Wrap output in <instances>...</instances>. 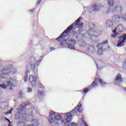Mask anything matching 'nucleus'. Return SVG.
<instances>
[{
  "instance_id": "obj_14",
  "label": "nucleus",
  "mask_w": 126,
  "mask_h": 126,
  "mask_svg": "<svg viewBox=\"0 0 126 126\" xmlns=\"http://www.w3.org/2000/svg\"><path fill=\"white\" fill-rule=\"evenodd\" d=\"M35 65L34 63H31V67L32 70H34L35 69Z\"/></svg>"
},
{
  "instance_id": "obj_27",
  "label": "nucleus",
  "mask_w": 126,
  "mask_h": 126,
  "mask_svg": "<svg viewBox=\"0 0 126 126\" xmlns=\"http://www.w3.org/2000/svg\"><path fill=\"white\" fill-rule=\"evenodd\" d=\"M84 124H85V126H88L86 122H84Z\"/></svg>"
},
{
  "instance_id": "obj_4",
  "label": "nucleus",
  "mask_w": 126,
  "mask_h": 126,
  "mask_svg": "<svg viewBox=\"0 0 126 126\" xmlns=\"http://www.w3.org/2000/svg\"><path fill=\"white\" fill-rule=\"evenodd\" d=\"M117 30H118L119 32H123V30H124V27L122 25H118L115 29L113 31L114 34L111 35L112 38H116V37L119 35V33L117 32Z\"/></svg>"
},
{
  "instance_id": "obj_29",
  "label": "nucleus",
  "mask_w": 126,
  "mask_h": 126,
  "mask_svg": "<svg viewBox=\"0 0 126 126\" xmlns=\"http://www.w3.org/2000/svg\"><path fill=\"white\" fill-rule=\"evenodd\" d=\"M124 90L125 91H126V87L124 88Z\"/></svg>"
},
{
  "instance_id": "obj_15",
  "label": "nucleus",
  "mask_w": 126,
  "mask_h": 126,
  "mask_svg": "<svg viewBox=\"0 0 126 126\" xmlns=\"http://www.w3.org/2000/svg\"><path fill=\"white\" fill-rule=\"evenodd\" d=\"M88 91H89V88H87L86 89H85L84 90H83V92H84V93H85V94H86V93H87V92H88Z\"/></svg>"
},
{
  "instance_id": "obj_26",
  "label": "nucleus",
  "mask_w": 126,
  "mask_h": 126,
  "mask_svg": "<svg viewBox=\"0 0 126 126\" xmlns=\"http://www.w3.org/2000/svg\"><path fill=\"white\" fill-rule=\"evenodd\" d=\"M50 50H51V51H54V50H55V49H54V48H53V47H51V48H50Z\"/></svg>"
},
{
  "instance_id": "obj_28",
  "label": "nucleus",
  "mask_w": 126,
  "mask_h": 126,
  "mask_svg": "<svg viewBox=\"0 0 126 126\" xmlns=\"http://www.w3.org/2000/svg\"><path fill=\"white\" fill-rule=\"evenodd\" d=\"M117 17H118V19H120V18H121V17H120L119 16H118Z\"/></svg>"
},
{
  "instance_id": "obj_25",
  "label": "nucleus",
  "mask_w": 126,
  "mask_h": 126,
  "mask_svg": "<svg viewBox=\"0 0 126 126\" xmlns=\"http://www.w3.org/2000/svg\"><path fill=\"white\" fill-rule=\"evenodd\" d=\"M118 8L120 9V11H122V10H123V8H122V7H118Z\"/></svg>"
},
{
  "instance_id": "obj_10",
  "label": "nucleus",
  "mask_w": 126,
  "mask_h": 126,
  "mask_svg": "<svg viewBox=\"0 0 126 126\" xmlns=\"http://www.w3.org/2000/svg\"><path fill=\"white\" fill-rule=\"evenodd\" d=\"M106 44H108V40H106L105 41H103L102 42V43H98L97 45V48H99V47H100V46H102L103 45H106Z\"/></svg>"
},
{
  "instance_id": "obj_7",
  "label": "nucleus",
  "mask_w": 126,
  "mask_h": 126,
  "mask_svg": "<svg viewBox=\"0 0 126 126\" xmlns=\"http://www.w3.org/2000/svg\"><path fill=\"white\" fill-rule=\"evenodd\" d=\"M115 81L116 82L117 85H120L121 82H123V78L122 77V74H118L117 75Z\"/></svg>"
},
{
  "instance_id": "obj_17",
  "label": "nucleus",
  "mask_w": 126,
  "mask_h": 126,
  "mask_svg": "<svg viewBox=\"0 0 126 126\" xmlns=\"http://www.w3.org/2000/svg\"><path fill=\"white\" fill-rule=\"evenodd\" d=\"M38 93L39 95H44L45 93L43 91H38Z\"/></svg>"
},
{
  "instance_id": "obj_3",
  "label": "nucleus",
  "mask_w": 126,
  "mask_h": 126,
  "mask_svg": "<svg viewBox=\"0 0 126 126\" xmlns=\"http://www.w3.org/2000/svg\"><path fill=\"white\" fill-rule=\"evenodd\" d=\"M98 81L100 82V83L101 84L102 86H104L106 85V84H107L106 82L103 81L99 78H97L94 79V81L92 83L91 85L90 86V89L92 88H95V87H97V86L98 85Z\"/></svg>"
},
{
  "instance_id": "obj_13",
  "label": "nucleus",
  "mask_w": 126,
  "mask_h": 126,
  "mask_svg": "<svg viewBox=\"0 0 126 126\" xmlns=\"http://www.w3.org/2000/svg\"><path fill=\"white\" fill-rule=\"evenodd\" d=\"M68 47L69 48V49H71L72 50H75V48H74V46L72 45V44H68Z\"/></svg>"
},
{
  "instance_id": "obj_24",
  "label": "nucleus",
  "mask_w": 126,
  "mask_h": 126,
  "mask_svg": "<svg viewBox=\"0 0 126 126\" xmlns=\"http://www.w3.org/2000/svg\"><path fill=\"white\" fill-rule=\"evenodd\" d=\"M70 42H73L74 43H76V42L75 41V40L74 39H70Z\"/></svg>"
},
{
  "instance_id": "obj_21",
  "label": "nucleus",
  "mask_w": 126,
  "mask_h": 126,
  "mask_svg": "<svg viewBox=\"0 0 126 126\" xmlns=\"http://www.w3.org/2000/svg\"><path fill=\"white\" fill-rule=\"evenodd\" d=\"M28 93H30V92H32V89L31 88H28Z\"/></svg>"
},
{
  "instance_id": "obj_31",
  "label": "nucleus",
  "mask_w": 126,
  "mask_h": 126,
  "mask_svg": "<svg viewBox=\"0 0 126 126\" xmlns=\"http://www.w3.org/2000/svg\"><path fill=\"white\" fill-rule=\"evenodd\" d=\"M41 86H42V87H43V85H41Z\"/></svg>"
},
{
  "instance_id": "obj_19",
  "label": "nucleus",
  "mask_w": 126,
  "mask_h": 126,
  "mask_svg": "<svg viewBox=\"0 0 126 126\" xmlns=\"http://www.w3.org/2000/svg\"><path fill=\"white\" fill-rule=\"evenodd\" d=\"M24 81L25 82H26V81H27V80H28V75H26L25 77H24Z\"/></svg>"
},
{
  "instance_id": "obj_16",
  "label": "nucleus",
  "mask_w": 126,
  "mask_h": 126,
  "mask_svg": "<svg viewBox=\"0 0 126 126\" xmlns=\"http://www.w3.org/2000/svg\"><path fill=\"white\" fill-rule=\"evenodd\" d=\"M5 121H7V122H9L8 126H11V122H10V120H9L8 118H5Z\"/></svg>"
},
{
  "instance_id": "obj_1",
  "label": "nucleus",
  "mask_w": 126,
  "mask_h": 126,
  "mask_svg": "<svg viewBox=\"0 0 126 126\" xmlns=\"http://www.w3.org/2000/svg\"><path fill=\"white\" fill-rule=\"evenodd\" d=\"M81 20V18H79L77 20L75 21V23H73L70 25L60 36L59 37L57 38V41H61L63 39V38H65L67 35H68L70 32L72 31V29L74 28V26H78V27H82L83 24L82 23H80V21Z\"/></svg>"
},
{
  "instance_id": "obj_8",
  "label": "nucleus",
  "mask_w": 126,
  "mask_h": 126,
  "mask_svg": "<svg viewBox=\"0 0 126 126\" xmlns=\"http://www.w3.org/2000/svg\"><path fill=\"white\" fill-rule=\"evenodd\" d=\"M29 80L32 85L35 86L36 85V81H37V77L30 75L29 78Z\"/></svg>"
},
{
  "instance_id": "obj_12",
  "label": "nucleus",
  "mask_w": 126,
  "mask_h": 126,
  "mask_svg": "<svg viewBox=\"0 0 126 126\" xmlns=\"http://www.w3.org/2000/svg\"><path fill=\"white\" fill-rule=\"evenodd\" d=\"M108 3L110 6H114V0H109Z\"/></svg>"
},
{
  "instance_id": "obj_5",
  "label": "nucleus",
  "mask_w": 126,
  "mask_h": 126,
  "mask_svg": "<svg viewBox=\"0 0 126 126\" xmlns=\"http://www.w3.org/2000/svg\"><path fill=\"white\" fill-rule=\"evenodd\" d=\"M82 101H80V102L78 103V105L77 106L74 108L71 112H72V113H77V112H79V113H81L82 112V109H81V107H82Z\"/></svg>"
},
{
  "instance_id": "obj_20",
  "label": "nucleus",
  "mask_w": 126,
  "mask_h": 126,
  "mask_svg": "<svg viewBox=\"0 0 126 126\" xmlns=\"http://www.w3.org/2000/svg\"><path fill=\"white\" fill-rule=\"evenodd\" d=\"M12 112V108L9 110L8 112H6L5 114L6 115H8V114H11Z\"/></svg>"
},
{
  "instance_id": "obj_30",
  "label": "nucleus",
  "mask_w": 126,
  "mask_h": 126,
  "mask_svg": "<svg viewBox=\"0 0 126 126\" xmlns=\"http://www.w3.org/2000/svg\"><path fill=\"white\" fill-rule=\"evenodd\" d=\"M27 106V105L26 104V105H25V107H26Z\"/></svg>"
},
{
  "instance_id": "obj_23",
  "label": "nucleus",
  "mask_w": 126,
  "mask_h": 126,
  "mask_svg": "<svg viewBox=\"0 0 126 126\" xmlns=\"http://www.w3.org/2000/svg\"><path fill=\"white\" fill-rule=\"evenodd\" d=\"M34 10H35V8H34V9H31V10H30V13H33L34 12Z\"/></svg>"
},
{
  "instance_id": "obj_11",
  "label": "nucleus",
  "mask_w": 126,
  "mask_h": 126,
  "mask_svg": "<svg viewBox=\"0 0 126 126\" xmlns=\"http://www.w3.org/2000/svg\"><path fill=\"white\" fill-rule=\"evenodd\" d=\"M103 54V49L102 48H99L97 51V55L99 56H101V55Z\"/></svg>"
},
{
  "instance_id": "obj_6",
  "label": "nucleus",
  "mask_w": 126,
  "mask_h": 126,
  "mask_svg": "<svg viewBox=\"0 0 126 126\" xmlns=\"http://www.w3.org/2000/svg\"><path fill=\"white\" fill-rule=\"evenodd\" d=\"M54 116H56V112L51 110L49 114V118L48 121L50 124H54V123H56V119L55 118H53Z\"/></svg>"
},
{
  "instance_id": "obj_2",
  "label": "nucleus",
  "mask_w": 126,
  "mask_h": 126,
  "mask_svg": "<svg viewBox=\"0 0 126 126\" xmlns=\"http://www.w3.org/2000/svg\"><path fill=\"white\" fill-rule=\"evenodd\" d=\"M15 82V80L12 79V78H10L8 81L3 82V84L0 85V87L3 88V89H5V88L9 87L10 90H12L13 87H15L16 85L14 84Z\"/></svg>"
},
{
  "instance_id": "obj_18",
  "label": "nucleus",
  "mask_w": 126,
  "mask_h": 126,
  "mask_svg": "<svg viewBox=\"0 0 126 126\" xmlns=\"http://www.w3.org/2000/svg\"><path fill=\"white\" fill-rule=\"evenodd\" d=\"M93 7L94 8V11H96L97 10V8H98V6H97V5L96 4L93 5Z\"/></svg>"
},
{
  "instance_id": "obj_9",
  "label": "nucleus",
  "mask_w": 126,
  "mask_h": 126,
  "mask_svg": "<svg viewBox=\"0 0 126 126\" xmlns=\"http://www.w3.org/2000/svg\"><path fill=\"white\" fill-rule=\"evenodd\" d=\"M54 118L55 119V121H60V120H62V117L60 115H56L55 116Z\"/></svg>"
},
{
  "instance_id": "obj_22",
  "label": "nucleus",
  "mask_w": 126,
  "mask_h": 126,
  "mask_svg": "<svg viewBox=\"0 0 126 126\" xmlns=\"http://www.w3.org/2000/svg\"><path fill=\"white\" fill-rule=\"evenodd\" d=\"M41 2H42V0H38L37 3V5H39V4H40V3H41Z\"/></svg>"
}]
</instances>
